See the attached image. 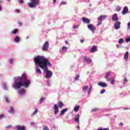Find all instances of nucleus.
Masks as SVG:
<instances>
[{
    "instance_id": "f257e3e1",
    "label": "nucleus",
    "mask_w": 130,
    "mask_h": 130,
    "mask_svg": "<svg viewBox=\"0 0 130 130\" xmlns=\"http://www.w3.org/2000/svg\"><path fill=\"white\" fill-rule=\"evenodd\" d=\"M34 62L37 66H39L44 72L46 73V78L49 79L52 77V72L48 70L49 67H51V63L49 61V59L43 56H37L34 58Z\"/></svg>"
},
{
    "instance_id": "f03ea898",
    "label": "nucleus",
    "mask_w": 130,
    "mask_h": 130,
    "mask_svg": "<svg viewBox=\"0 0 130 130\" xmlns=\"http://www.w3.org/2000/svg\"><path fill=\"white\" fill-rule=\"evenodd\" d=\"M19 79H20L22 80H24V82L23 83H22L20 81L18 82L17 83V88L19 89V88H21V87H22V86H24V88H28L29 87V85H30V83H31V81L29 80H27V78H26V74H23L22 76V78L18 77Z\"/></svg>"
},
{
    "instance_id": "7ed1b4c3",
    "label": "nucleus",
    "mask_w": 130,
    "mask_h": 130,
    "mask_svg": "<svg viewBox=\"0 0 130 130\" xmlns=\"http://www.w3.org/2000/svg\"><path fill=\"white\" fill-rule=\"evenodd\" d=\"M64 106V104L60 101L58 102V106L56 104L54 105V114H57L59 111V108H62Z\"/></svg>"
},
{
    "instance_id": "20e7f679",
    "label": "nucleus",
    "mask_w": 130,
    "mask_h": 130,
    "mask_svg": "<svg viewBox=\"0 0 130 130\" xmlns=\"http://www.w3.org/2000/svg\"><path fill=\"white\" fill-rule=\"evenodd\" d=\"M30 3H27L29 8H36L37 6L39 5V0H30Z\"/></svg>"
},
{
    "instance_id": "39448f33",
    "label": "nucleus",
    "mask_w": 130,
    "mask_h": 130,
    "mask_svg": "<svg viewBox=\"0 0 130 130\" xmlns=\"http://www.w3.org/2000/svg\"><path fill=\"white\" fill-rule=\"evenodd\" d=\"M48 47H49V42H48V41H46L44 44L42 50L43 51H48Z\"/></svg>"
},
{
    "instance_id": "423d86ee",
    "label": "nucleus",
    "mask_w": 130,
    "mask_h": 130,
    "mask_svg": "<svg viewBox=\"0 0 130 130\" xmlns=\"http://www.w3.org/2000/svg\"><path fill=\"white\" fill-rule=\"evenodd\" d=\"M87 27L88 28V29H89V30L92 31L93 33H94V32H95V30H96V27H95V26H94V25H93V24H90L87 26Z\"/></svg>"
},
{
    "instance_id": "0eeeda50",
    "label": "nucleus",
    "mask_w": 130,
    "mask_h": 130,
    "mask_svg": "<svg viewBox=\"0 0 130 130\" xmlns=\"http://www.w3.org/2000/svg\"><path fill=\"white\" fill-rule=\"evenodd\" d=\"M120 22L119 21H116L115 23L114 24V29L115 30H118L120 28Z\"/></svg>"
},
{
    "instance_id": "6e6552de",
    "label": "nucleus",
    "mask_w": 130,
    "mask_h": 130,
    "mask_svg": "<svg viewBox=\"0 0 130 130\" xmlns=\"http://www.w3.org/2000/svg\"><path fill=\"white\" fill-rule=\"evenodd\" d=\"M83 60L87 62V63H91L92 62V59L87 56L83 57Z\"/></svg>"
},
{
    "instance_id": "1a4fd4ad",
    "label": "nucleus",
    "mask_w": 130,
    "mask_h": 130,
    "mask_svg": "<svg viewBox=\"0 0 130 130\" xmlns=\"http://www.w3.org/2000/svg\"><path fill=\"white\" fill-rule=\"evenodd\" d=\"M82 21L83 23H85L86 24H90L91 23V20L87 18L83 17Z\"/></svg>"
},
{
    "instance_id": "9d476101",
    "label": "nucleus",
    "mask_w": 130,
    "mask_h": 130,
    "mask_svg": "<svg viewBox=\"0 0 130 130\" xmlns=\"http://www.w3.org/2000/svg\"><path fill=\"white\" fill-rule=\"evenodd\" d=\"M127 13H128V8L125 6L124 7V9L122 12V15H125L126 14H127Z\"/></svg>"
},
{
    "instance_id": "9b49d317",
    "label": "nucleus",
    "mask_w": 130,
    "mask_h": 130,
    "mask_svg": "<svg viewBox=\"0 0 130 130\" xmlns=\"http://www.w3.org/2000/svg\"><path fill=\"white\" fill-rule=\"evenodd\" d=\"M106 18H107V15H101L98 19V21H100L101 22H102L104 19H106Z\"/></svg>"
},
{
    "instance_id": "f8f14e48",
    "label": "nucleus",
    "mask_w": 130,
    "mask_h": 130,
    "mask_svg": "<svg viewBox=\"0 0 130 130\" xmlns=\"http://www.w3.org/2000/svg\"><path fill=\"white\" fill-rule=\"evenodd\" d=\"M36 70H37V73L39 74V75H42V72L41 71V70L39 68V66L36 64Z\"/></svg>"
},
{
    "instance_id": "ddd939ff",
    "label": "nucleus",
    "mask_w": 130,
    "mask_h": 130,
    "mask_svg": "<svg viewBox=\"0 0 130 130\" xmlns=\"http://www.w3.org/2000/svg\"><path fill=\"white\" fill-rule=\"evenodd\" d=\"M25 93H26V90L24 88H22L19 90V93L20 95H24Z\"/></svg>"
},
{
    "instance_id": "4468645a",
    "label": "nucleus",
    "mask_w": 130,
    "mask_h": 130,
    "mask_svg": "<svg viewBox=\"0 0 130 130\" xmlns=\"http://www.w3.org/2000/svg\"><path fill=\"white\" fill-rule=\"evenodd\" d=\"M98 85L103 88H106V87H107V84L104 82H99Z\"/></svg>"
},
{
    "instance_id": "2eb2a0df",
    "label": "nucleus",
    "mask_w": 130,
    "mask_h": 130,
    "mask_svg": "<svg viewBox=\"0 0 130 130\" xmlns=\"http://www.w3.org/2000/svg\"><path fill=\"white\" fill-rule=\"evenodd\" d=\"M80 115L79 114H77L76 116V117L75 118V121L77 122V123H80Z\"/></svg>"
},
{
    "instance_id": "dca6fc26",
    "label": "nucleus",
    "mask_w": 130,
    "mask_h": 130,
    "mask_svg": "<svg viewBox=\"0 0 130 130\" xmlns=\"http://www.w3.org/2000/svg\"><path fill=\"white\" fill-rule=\"evenodd\" d=\"M112 19L113 21H118V18L117 17V14L115 13L112 18Z\"/></svg>"
},
{
    "instance_id": "f3484780",
    "label": "nucleus",
    "mask_w": 130,
    "mask_h": 130,
    "mask_svg": "<svg viewBox=\"0 0 130 130\" xmlns=\"http://www.w3.org/2000/svg\"><path fill=\"white\" fill-rule=\"evenodd\" d=\"M95 51H97V46H93L91 48V52H95Z\"/></svg>"
},
{
    "instance_id": "a211bd4d",
    "label": "nucleus",
    "mask_w": 130,
    "mask_h": 130,
    "mask_svg": "<svg viewBox=\"0 0 130 130\" xmlns=\"http://www.w3.org/2000/svg\"><path fill=\"white\" fill-rule=\"evenodd\" d=\"M68 110V109L65 108L63 109V110H62V111H61L60 113V115L61 116H62V115H64V113H66V112H67V111Z\"/></svg>"
},
{
    "instance_id": "6ab92c4d",
    "label": "nucleus",
    "mask_w": 130,
    "mask_h": 130,
    "mask_svg": "<svg viewBox=\"0 0 130 130\" xmlns=\"http://www.w3.org/2000/svg\"><path fill=\"white\" fill-rule=\"evenodd\" d=\"M128 59V52H126L125 54L124 55V59H125V60H127V59Z\"/></svg>"
},
{
    "instance_id": "aec40b11",
    "label": "nucleus",
    "mask_w": 130,
    "mask_h": 130,
    "mask_svg": "<svg viewBox=\"0 0 130 130\" xmlns=\"http://www.w3.org/2000/svg\"><path fill=\"white\" fill-rule=\"evenodd\" d=\"M110 83L111 85H114V81H115V78H110Z\"/></svg>"
},
{
    "instance_id": "412c9836",
    "label": "nucleus",
    "mask_w": 130,
    "mask_h": 130,
    "mask_svg": "<svg viewBox=\"0 0 130 130\" xmlns=\"http://www.w3.org/2000/svg\"><path fill=\"white\" fill-rule=\"evenodd\" d=\"M17 130H26V128H25V126H17Z\"/></svg>"
},
{
    "instance_id": "4be33fe9",
    "label": "nucleus",
    "mask_w": 130,
    "mask_h": 130,
    "mask_svg": "<svg viewBox=\"0 0 130 130\" xmlns=\"http://www.w3.org/2000/svg\"><path fill=\"white\" fill-rule=\"evenodd\" d=\"M9 113H11V114H13L14 113V108L13 107H10V110L8 111Z\"/></svg>"
},
{
    "instance_id": "5701e85b",
    "label": "nucleus",
    "mask_w": 130,
    "mask_h": 130,
    "mask_svg": "<svg viewBox=\"0 0 130 130\" xmlns=\"http://www.w3.org/2000/svg\"><path fill=\"white\" fill-rule=\"evenodd\" d=\"M80 109V106H76L74 108V111L77 112L78 110Z\"/></svg>"
},
{
    "instance_id": "b1692460",
    "label": "nucleus",
    "mask_w": 130,
    "mask_h": 130,
    "mask_svg": "<svg viewBox=\"0 0 130 130\" xmlns=\"http://www.w3.org/2000/svg\"><path fill=\"white\" fill-rule=\"evenodd\" d=\"M13 88L17 89V80H15L14 83L13 84Z\"/></svg>"
},
{
    "instance_id": "393cba45",
    "label": "nucleus",
    "mask_w": 130,
    "mask_h": 130,
    "mask_svg": "<svg viewBox=\"0 0 130 130\" xmlns=\"http://www.w3.org/2000/svg\"><path fill=\"white\" fill-rule=\"evenodd\" d=\"M111 74V73L110 72H107L106 75L105 76V78L106 79H107L109 76H110V74Z\"/></svg>"
},
{
    "instance_id": "a878e982",
    "label": "nucleus",
    "mask_w": 130,
    "mask_h": 130,
    "mask_svg": "<svg viewBox=\"0 0 130 130\" xmlns=\"http://www.w3.org/2000/svg\"><path fill=\"white\" fill-rule=\"evenodd\" d=\"M121 10V8L119 6H117L116 8V12H119Z\"/></svg>"
},
{
    "instance_id": "bb28decb",
    "label": "nucleus",
    "mask_w": 130,
    "mask_h": 130,
    "mask_svg": "<svg viewBox=\"0 0 130 130\" xmlns=\"http://www.w3.org/2000/svg\"><path fill=\"white\" fill-rule=\"evenodd\" d=\"M79 78H80V75L78 74L75 77V81H79Z\"/></svg>"
},
{
    "instance_id": "cd10ccee",
    "label": "nucleus",
    "mask_w": 130,
    "mask_h": 130,
    "mask_svg": "<svg viewBox=\"0 0 130 130\" xmlns=\"http://www.w3.org/2000/svg\"><path fill=\"white\" fill-rule=\"evenodd\" d=\"M88 89H89V87L85 86L83 87V91L84 92H86V91H87V90H88Z\"/></svg>"
},
{
    "instance_id": "c85d7f7f",
    "label": "nucleus",
    "mask_w": 130,
    "mask_h": 130,
    "mask_svg": "<svg viewBox=\"0 0 130 130\" xmlns=\"http://www.w3.org/2000/svg\"><path fill=\"white\" fill-rule=\"evenodd\" d=\"M123 39L121 38L119 39V41H118V43H119L120 44H121V43H123Z\"/></svg>"
},
{
    "instance_id": "c756f323",
    "label": "nucleus",
    "mask_w": 130,
    "mask_h": 130,
    "mask_svg": "<svg viewBox=\"0 0 130 130\" xmlns=\"http://www.w3.org/2000/svg\"><path fill=\"white\" fill-rule=\"evenodd\" d=\"M44 100H45V99L44 98V97H42L40 100V103H43V102L44 101Z\"/></svg>"
},
{
    "instance_id": "7c9ffc66",
    "label": "nucleus",
    "mask_w": 130,
    "mask_h": 130,
    "mask_svg": "<svg viewBox=\"0 0 130 130\" xmlns=\"http://www.w3.org/2000/svg\"><path fill=\"white\" fill-rule=\"evenodd\" d=\"M99 109L95 108L94 109H92L91 110V112H95V111H97V110H99Z\"/></svg>"
},
{
    "instance_id": "2f4dec72",
    "label": "nucleus",
    "mask_w": 130,
    "mask_h": 130,
    "mask_svg": "<svg viewBox=\"0 0 130 130\" xmlns=\"http://www.w3.org/2000/svg\"><path fill=\"white\" fill-rule=\"evenodd\" d=\"M67 48L66 46H63L62 47V51H67Z\"/></svg>"
},
{
    "instance_id": "473e14b6",
    "label": "nucleus",
    "mask_w": 130,
    "mask_h": 130,
    "mask_svg": "<svg viewBox=\"0 0 130 130\" xmlns=\"http://www.w3.org/2000/svg\"><path fill=\"white\" fill-rule=\"evenodd\" d=\"M11 33L12 34H17V29H14Z\"/></svg>"
},
{
    "instance_id": "72a5a7b5",
    "label": "nucleus",
    "mask_w": 130,
    "mask_h": 130,
    "mask_svg": "<svg viewBox=\"0 0 130 130\" xmlns=\"http://www.w3.org/2000/svg\"><path fill=\"white\" fill-rule=\"evenodd\" d=\"M38 112V109H36V110L32 113V115H35V114L37 113Z\"/></svg>"
},
{
    "instance_id": "f704fd0d",
    "label": "nucleus",
    "mask_w": 130,
    "mask_h": 130,
    "mask_svg": "<svg viewBox=\"0 0 130 130\" xmlns=\"http://www.w3.org/2000/svg\"><path fill=\"white\" fill-rule=\"evenodd\" d=\"M9 62L10 63H11V64H13V62H14V59H10L9 60Z\"/></svg>"
},
{
    "instance_id": "c9c22d12",
    "label": "nucleus",
    "mask_w": 130,
    "mask_h": 130,
    "mask_svg": "<svg viewBox=\"0 0 130 130\" xmlns=\"http://www.w3.org/2000/svg\"><path fill=\"white\" fill-rule=\"evenodd\" d=\"M90 88H89V90L88 91V94H90L91 93V91H92V85H90Z\"/></svg>"
},
{
    "instance_id": "e433bc0d",
    "label": "nucleus",
    "mask_w": 130,
    "mask_h": 130,
    "mask_svg": "<svg viewBox=\"0 0 130 130\" xmlns=\"http://www.w3.org/2000/svg\"><path fill=\"white\" fill-rule=\"evenodd\" d=\"M12 126H13L10 125L7 126L6 127V129H9V128H11V127H12Z\"/></svg>"
},
{
    "instance_id": "4c0bfd02",
    "label": "nucleus",
    "mask_w": 130,
    "mask_h": 130,
    "mask_svg": "<svg viewBox=\"0 0 130 130\" xmlns=\"http://www.w3.org/2000/svg\"><path fill=\"white\" fill-rule=\"evenodd\" d=\"M67 2H62L61 3H60V6H61V5H67Z\"/></svg>"
},
{
    "instance_id": "58836bf2",
    "label": "nucleus",
    "mask_w": 130,
    "mask_h": 130,
    "mask_svg": "<svg viewBox=\"0 0 130 130\" xmlns=\"http://www.w3.org/2000/svg\"><path fill=\"white\" fill-rule=\"evenodd\" d=\"M5 99H6V102H7V103H9V102H10V101H9V98L8 97H6Z\"/></svg>"
},
{
    "instance_id": "ea45409f",
    "label": "nucleus",
    "mask_w": 130,
    "mask_h": 130,
    "mask_svg": "<svg viewBox=\"0 0 130 130\" xmlns=\"http://www.w3.org/2000/svg\"><path fill=\"white\" fill-rule=\"evenodd\" d=\"M19 4H24V1L23 0H19L18 1Z\"/></svg>"
},
{
    "instance_id": "a19ab883",
    "label": "nucleus",
    "mask_w": 130,
    "mask_h": 130,
    "mask_svg": "<svg viewBox=\"0 0 130 130\" xmlns=\"http://www.w3.org/2000/svg\"><path fill=\"white\" fill-rule=\"evenodd\" d=\"M21 40V39L19 37H17V43L19 42Z\"/></svg>"
},
{
    "instance_id": "79ce46f5",
    "label": "nucleus",
    "mask_w": 130,
    "mask_h": 130,
    "mask_svg": "<svg viewBox=\"0 0 130 130\" xmlns=\"http://www.w3.org/2000/svg\"><path fill=\"white\" fill-rule=\"evenodd\" d=\"M43 130H49V129L48 128V127H47V126H46L43 128Z\"/></svg>"
},
{
    "instance_id": "37998d69",
    "label": "nucleus",
    "mask_w": 130,
    "mask_h": 130,
    "mask_svg": "<svg viewBox=\"0 0 130 130\" xmlns=\"http://www.w3.org/2000/svg\"><path fill=\"white\" fill-rule=\"evenodd\" d=\"M105 92V89H102L101 92H100V93L101 94H103V93Z\"/></svg>"
},
{
    "instance_id": "c03bdc74",
    "label": "nucleus",
    "mask_w": 130,
    "mask_h": 130,
    "mask_svg": "<svg viewBox=\"0 0 130 130\" xmlns=\"http://www.w3.org/2000/svg\"><path fill=\"white\" fill-rule=\"evenodd\" d=\"M18 25H19L20 26H22V25H23V23H22V22H18Z\"/></svg>"
},
{
    "instance_id": "a18cd8bd",
    "label": "nucleus",
    "mask_w": 130,
    "mask_h": 130,
    "mask_svg": "<svg viewBox=\"0 0 130 130\" xmlns=\"http://www.w3.org/2000/svg\"><path fill=\"white\" fill-rule=\"evenodd\" d=\"M102 24V21H100L98 23V26H100Z\"/></svg>"
},
{
    "instance_id": "49530a36",
    "label": "nucleus",
    "mask_w": 130,
    "mask_h": 130,
    "mask_svg": "<svg viewBox=\"0 0 130 130\" xmlns=\"http://www.w3.org/2000/svg\"><path fill=\"white\" fill-rule=\"evenodd\" d=\"M127 82V79L126 78H125L124 79V83H126Z\"/></svg>"
},
{
    "instance_id": "de8ad7c7",
    "label": "nucleus",
    "mask_w": 130,
    "mask_h": 130,
    "mask_svg": "<svg viewBox=\"0 0 130 130\" xmlns=\"http://www.w3.org/2000/svg\"><path fill=\"white\" fill-rule=\"evenodd\" d=\"M130 41V38H128L126 40V42H129Z\"/></svg>"
},
{
    "instance_id": "09e8293b",
    "label": "nucleus",
    "mask_w": 130,
    "mask_h": 130,
    "mask_svg": "<svg viewBox=\"0 0 130 130\" xmlns=\"http://www.w3.org/2000/svg\"><path fill=\"white\" fill-rule=\"evenodd\" d=\"M4 117V115H0V119H2Z\"/></svg>"
},
{
    "instance_id": "8fccbe9b",
    "label": "nucleus",
    "mask_w": 130,
    "mask_h": 130,
    "mask_svg": "<svg viewBox=\"0 0 130 130\" xmlns=\"http://www.w3.org/2000/svg\"><path fill=\"white\" fill-rule=\"evenodd\" d=\"M73 28H74V29H76V28H78V26H77V25H74V26H73Z\"/></svg>"
},
{
    "instance_id": "3c124183",
    "label": "nucleus",
    "mask_w": 130,
    "mask_h": 130,
    "mask_svg": "<svg viewBox=\"0 0 130 130\" xmlns=\"http://www.w3.org/2000/svg\"><path fill=\"white\" fill-rule=\"evenodd\" d=\"M80 42L81 43H84V42H85V41L84 40H81Z\"/></svg>"
},
{
    "instance_id": "603ef678",
    "label": "nucleus",
    "mask_w": 130,
    "mask_h": 130,
    "mask_svg": "<svg viewBox=\"0 0 130 130\" xmlns=\"http://www.w3.org/2000/svg\"><path fill=\"white\" fill-rule=\"evenodd\" d=\"M30 124H31V125H34V124H35V123L34 122H31L30 123Z\"/></svg>"
},
{
    "instance_id": "864d4df0",
    "label": "nucleus",
    "mask_w": 130,
    "mask_h": 130,
    "mask_svg": "<svg viewBox=\"0 0 130 130\" xmlns=\"http://www.w3.org/2000/svg\"><path fill=\"white\" fill-rule=\"evenodd\" d=\"M14 41H15V42H17V37H16L15 38Z\"/></svg>"
},
{
    "instance_id": "5fc2aeb1",
    "label": "nucleus",
    "mask_w": 130,
    "mask_h": 130,
    "mask_svg": "<svg viewBox=\"0 0 130 130\" xmlns=\"http://www.w3.org/2000/svg\"><path fill=\"white\" fill-rule=\"evenodd\" d=\"M17 13H20V10L17 9Z\"/></svg>"
},
{
    "instance_id": "6e6d98bb",
    "label": "nucleus",
    "mask_w": 130,
    "mask_h": 130,
    "mask_svg": "<svg viewBox=\"0 0 130 130\" xmlns=\"http://www.w3.org/2000/svg\"><path fill=\"white\" fill-rule=\"evenodd\" d=\"M119 125L122 126V125H123V123H119Z\"/></svg>"
},
{
    "instance_id": "4d7b16f0",
    "label": "nucleus",
    "mask_w": 130,
    "mask_h": 130,
    "mask_svg": "<svg viewBox=\"0 0 130 130\" xmlns=\"http://www.w3.org/2000/svg\"><path fill=\"white\" fill-rule=\"evenodd\" d=\"M65 42L67 44H69V42L68 41H66Z\"/></svg>"
},
{
    "instance_id": "13d9d810",
    "label": "nucleus",
    "mask_w": 130,
    "mask_h": 130,
    "mask_svg": "<svg viewBox=\"0 0 130 130\" xmlns=\"http://www.w3.org/2000/svg\"><path fill=\"white\" fill-rule=\"evenodd\" d=\"M3 88H4V89H6V84H5V85L3 86Z\"/></svg>"
},
{
    "instance_id": "bf43d9fd",
    "label": "nucleus",
    "mask_w": 130,
    "mask_h": 130,
    "mask_svg": "<svg viewBox=\"0 0 130 130\" xmlns=\"http://www.w3.org/2000/svg\"><path fill=\"white\" fill-rule=\"evenodd\" d=\"M116 46H117V48H119V45H116Z\"/></svg>"
},
{
    "instance_id": "052dcab7",
    "label": "nucleus",
    "mask_w": 130,
    "mask_h": 130,
    "mask_svg": "<svg viewBox=\"0 0 130 130\" xmlns=\"http://www.w3.org/2000/svg\"><path fill=\"white\" fill-rule=\"evenodd\" d=\"M0 11H2V6L0 5Z\"/></svg>"
},
{
    "instance_id": "680f3d73",
    "label": "nucleus",
    "mask_w": 130,
    "mask_h": 130,
    "mask_svg": "<svg viewBox=\"0 0 130 130\" xmlns=\"http://www.w3.org/2000/svg\"><path fill=\"white\" fill-rule=\"evenodd\" d=\"M56 3V0H54V4H55Z\"/></svg>"
},
{
    "instance_id": "e2e57ef3",
    "label": "nucleus",
    "mask_w": 130,
    "mask_h": 130,
    "mask_svg": "<svg viewBox=\"0 0 130 130\" xmlns=\"http://www.w3.org/2000/svg\"><path fill=\"white\" fill-rule=\"evenodd\" d=\"M78 129H80V125L78 126Z\"/></svg>"
},
{
    "instance_id": "0e129e2a",
    "label": "nucleus",
    "mask_w": 130,
    "mask_h": 130,
    "mask_svg": "<svg viewBox=\"0 0 130 130\" xmlns=\"http://www.w3.org/2000/svg\"><path fill=\"white\" fill-rule=\"evenodd\" d=\"M7 1H8V2H10V0H7Z\"/></svg>"
},
{
    "instance_id": "69168bd1",
    "label": "nucleus",
    "mask_w": 130,
    "mask_h": 130,
    "mask_svg": "<svg viewBox=\"0 0 130 130\" xmlns=\"http://www.w3.org/2000/svg\"><path fill=\"white\" fill-rule=\"evenodd\" d=\"M0 3H2V1H0Z\"/></svg>"
}]
</instances>
